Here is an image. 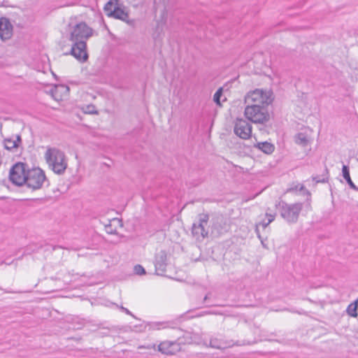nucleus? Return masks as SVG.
<instances>
[{
    "mask_svg": "<svg viewBox=\"0 0 358 358\" xmlns=\"http://www.w3.org/2000/svg\"><path fill=\"white\" fill-rule=\"evenodd\" d=\"M45 159L49 168L56 174H63L68 166L64 152L55 148H48L45 153Z\"/></svg>",
    "mask_w": 358,
    "mask_h": 358,
    "instance_id": "f257e3e1",
    "label": "nucleus"
},
{
    "mask_svg": "<svg viewBox=\"0 0 358 358\" xmlns=\"http://www.w3.org/2000/svg\"><path fill=\"white\" fill-rule=\"evenodd\" d=\"M103 10L106 15L109 17L122 20L129 25L134 24V20L129 19V14L125 10V7L119 0H109L105 4Z\"/></svg>",
    "mask_w": 358,
    "mask_h": 358,
    "instance_id": "f03ea898",
    "label": "nucleus"
},
{
    "mask_svg": "<svg viewBox=\"0 0 358 358\" xmlns=\"http://www.w3.org/2000/svg\"><path fill=\"white\" fill-rule=\"evenodd\" d=\"M281 217L289 224L296 223L298 221L299 214L303 208L302 203H287L281 201L276 205Z\"/></svg>",
    "mask_w": 358,
    "mask_h": 358,
    "instance_id": "7ed1b4c3",
    "label": "nucleus"
},
{
    "mask_svg": "<svg viewBox=\"0 0 358 358\" xmlns=\"http://www.w3.org/2000/svg\"><path fill=\"white\" fill-rule=\"evenodd\" d=\"M244 114L249 121L255 123L263 124L269 120L267 106L247 104Z\"/></svg>",
    "mask_w": 358,
    "mask_h": 358,
    "instance_id": "20e7f679",
    "label": "nucleus"
},
{
    "mask_svg": "<svg viewBox=\"0 0 358 358\" xmlns=\"http://www.w3.org/2000/svg\"><path fill=\"white\" fill-rule=\"evenodd\" d=\"M272 101V92L260 89L248 93L245 97V103L248 105L268 106Z\"/></svg>",
    "mask_w": 358,
    "mask_h": 358,
    "instance_id": "39448f33",
    "label": "nucleus"
},
{
    "mask_svg": "<svg viewBox=\"0 0 358 358\" xmlns=\"http://www.w3.org/2000/svg\"><path fill=\"white\" fill-rule=\"evenodd\" d=\"M46 180L44 171L40 168H35L27 171L24 185L32 190L41 189Z\"/></svg>",
    "mask_w": 358,
    "mask_h": 358,
    "instance_id": "423d86ee",
    "label": "nucleus"
},
{
    "mask_svg": "<svg viewBox=\"0 0 358 358\" xmlns=\"http://www.w3.org/2000/svg\"><path fill=\"white\" fill-rule=\"evenodd\" d=\"M92 35V29L85 22H80L73 27L71 33L70 41L73 43H78L79 41L86 43Z\"/></svg>",
    "mask_w": 358,
    "mask_h": 358,
    "instance_id": "0eeeda50",
    "label": "nucleus"
},
{
    "mask_svg": "<svg viewBox=\"0 0 358 358\" xmlns=\"http://www.w3.org/2000/svg\"><path fill=\"white\" fill-rule=\"evenodd\" d=\"M209 215L207 213H201L199 215V221L194 223L192 228V234L193 236L199 241L203 240L208 236V231L206 229Z\"/></svg>",
    "mask_w": 358,
    "mask_h": 358,
    "instance_id": "6e6552de",
    "label": "nucleus"
},
{
    "mask_svg": "<svg viewBox=\"0 0 358 358\" xmlns=\"http://www.w3.org/2000/svg\"><path fill=\"white\" fill-rule=\"evenodd\" d=\"M27 172L24 164L16 163L10 171V180L17 186H22L26 181Z\"/></svg>",
    "mask_w": 358,
    "mask_h": 358,
    "instance_id": "1a4fd4ad",
    "label": "nucleus"
},
{
    "mask_svg": "<svg viewBox=\"0 0 358 358\" xmlns=\"http://www.w3.org/2000/svg\"><path fill=\"white\" fill-rule=\"evenodd\" d=\"M234 131L236 135L242 139H248L252 134V125L246 120L237 119L235 122Z\"/></svg>",
    "mask_w": 358,
    "mask_h": 358,
    "instance_id": "9d476101",
    "label": "nucleus"
},
{
    "mask_svg": "<svg viewBox=\"0 0 358 358\" xmlns=\"http://www.w3.org/2000/svg\"><path fill=\"white\" fill-rule=\"evenodd\" d=\"M86 49L87 43L85 42L79 41L78 43H73L71 54L79 62L83 63L88 59V54Z\"/></svg>",
    "mask_w": 358,
    "mask_h": 358,
    "instance_id": "9b49d317",
    "label": "nucleus"
},
{
    "mask_svg": "<svg viewBox=\"0 0 358 358\" xmlns=\"http://www.w3.org/2000/svg\"><path fill=\"white\" fill-rule=\"evenodd\" d=\"M13 25L8 18L0 17V38L2 41H6L13 36Z\"/></svg>",
    "mask_w": 358,
    "mask_h": 358,
    "instance_id": "f8f14e48",
    "label": "nucleus"
},
{
    "mask_svg": "<svg viewBox=\"0 0 358 358\" xmlns=\"http://www.w3.org/2000/svg\"><path fill=\"white\" fill-rule=\"evenodd\" d=\"M203 345L212 348L221 350L232 347L235 343L233 341H227L222 338L212 337L210 339L209 345H207L206 342H203Z\"/></svg>",
    "mask_w": 358,
    "mask_h": 358,
    "instance_id": "ddd939ff",
    "label": "nucleus"
},
{
    "mask_svg": "<svg viewBox=\"0 0 358 358\" xmlns=\"http://www.w3.org/2000/svg\"><path fill=\"white\" fill-rule=\"evenodd\" d=\"M167 255L164 250H161L155 257V271L158 275H163L166 271Z\"/></svg>",
    "mask_w": 358,
    "mask_h": 358,
    "instance_id": "4468645a",
    "label": "nucleus"
},
{
    "mask_svg": "<svg viewBox=\"0 0 358 358\" xmlns=\"http://www.w3.org/2000/svg\"><path fill=\"white\" fill-rule=\"evenodd\" d=\"M158 350L165 355H174L179 350V345L176 343L164 341L158 345Z\"/></svg>",
    "mask_w": 358,
    "mask_h": 358,
    "instance_id": "2eb2a0df",
    "label": "nucleus"
},
{
    "mask_svg": "<svg viewBox=\"0 0 358 358\" xmlns=\"http://www.w3.org/2000/svg\"><path fill=\"white\" fill-rule=\"evenodd\" d=\"M180 342L186 344H200L202 343L201 337L196 333L186 331L182 338H180Z\"/></svg>",
    "mask_w": 358,
    "mask_h": 358,
    "instance_id": "dca6fc26",
    "label": "nucleus"
},
{
    "mask_svg": "<svg viewBox=\"0 0 358 358\" xmlns=\"http://www.w3.org/2000/svg\"><path fill=\"white\" fill-rule=\"evenodd\" d=\"M15 139L6 138L4 140V147L6 150H11L13 148H18L21 143V137L19 135L15 136Z\"/></svg>",
    "mask_w": 358,
    "mask_h": 358,
    "instance_id": "f3484780",
    "label": "nucleus"
},
{
    "mask_svg": "<svg viewBox=\"0 0 358 358\" xmlns=\"http://www.w3.org/2000/svg\"><path fill=\"white\" fill-rule=\"evenodd\" d=\"M255 147L267 155L271 154L275 150L274 145L267 141L258 143Z\"/></svg>",
    "mask_w": 358,
    "mask_h": 358,
    "instance_id": "a211bd4d",
    "label": "nucleus"
},
{
    "mask_svg": "<svg viewBox=\"0 0 358 358\" xmlns=\"http://www.w3.org/2000/svg\"><path fill=\"white\" fill-rule=\"evenodd\" d=\"M342 175L344 179L346 180V182L350 186V187L354 190L358 192V187L354 184L352 180H351L350 175V169L348 166L343 165L342 168Z\"/></svg>",
    "mask_w": 358,
    "mask_h": 358,
    "instance_id": "6ab92c4d",
    "label": "nucleus"
},
{
    "mask_svg": "<svg viewBox=\"0 0 358 358\" xmlns=\"http://www.w3.org/2000/svg\"><path fill=\"white\" fill-rule=\"evenodd\" d=\"M329 173L328 169L325 166L321 175H316L312 176V180L315 183H326L329 181Z\"/></svg>",
    "mask_w": 358,
    "mask_h": 358,
    "instance_id": "aec40b11",
    "label": "nucleus"
},
{
    "mask_svg": "<svg viewBox=\"0 0 358 358\" xmlns=\"http://www.w3.org/2000/svg\"><path fill=\"white\" fill-rule=\"evenodd\" d=\"M63 91L68 92L69 91V87L64 85L55 86V87L51 90L52 96L55 100L62 99V97L58 95V93Z\"/></svg>",
    "mask_w": 358,
    "mask_h": 358,
    "instance_id": "412c9836",
    "label": "nucleus"
},
{
    "mask_svg": "<svg viewBox=\"0 0 358 358\" xmlns=\"http://www.w3.org/2000/svg\"><path fill=\"white\" fill-rule=\"evenodd\" d=\"M357 308H358V299L355 300L354 302L351 303L348 306L346 312L350 316L356 317L357 316Z\"/></svg>",
    "mask_w": 358,
    "mask_h": 358,
    "instance_id": "4be33fe9",
    "label": "nucleus"
},
{
    "mask_svg": "<svg viewBox=\"0 0 358 358\" xmlns=\"http://www.w3.org/2000/svg\"><path fill=\"white\" fill-rule=\"evenodd\" d=\"M295 142L298 145L306 146L308 144L309 141L305 134L299 133L295 137Z\"/></svg>",
    "mask_w": 358,
    "mask_h": 358,
    "instance_id": "5701e85b",
    "label": "nucleus"
},
{
    "mask_svg": "<svg viewBox=\"0 0 358 358\" xmlns=\"http://www.w3.org/2000/svg\"><path fill=\"white\" fill-rule=\"evenodd\" d=\"M173 324V322H155L152 324V328L153 329H161L162 328H168L171 327L173 328L172 324Z\"/></svg>",
    "mask_w": 358,
    "mask_h": 358,
    "instance_id": "b1692460",
    "label": "nucleus"
},
{
    "mask_svg": "<svg viewBox=\"0 0 358 358\" xmlns=\"http://www.w3.org/2000/svg\"><path fill=\"white\" fill-rule=\"evenodd\" d=\"M222 96V88L220 87L216 91V92L215 93V94L213 96V101L218 106H221L220 98Z\"/></svg>",
    "mask_w": 358,
    "mask_h": 358,
    "instance_id": "393cba45",
    "label": "nucleus"
},
{
    "mask_svg": "<svg viewBox=\"0 0 358 358\" xmlns=\"http://www.w3.org/2000/svg\"><path fill=\"white\" fill-rule=\"evenodd\" d=\"M134 272L137 275H143L145 273V268L140 264H137L134 266Z\"/></svg>",
    "mask_w": 358,
    "mask_h": 358,
    "instance_id": "a878e982",
    "label": "nucleus"
},
{
    "mask_svg": "<svg viewBox=\"0 0 358 358\" xmlns=\"http://www.w3.org/2000/svg\"><path fill=\"white\" fill-rule=\"evenodd\" d=\"M85 113L88 114H97L98 112L95 110V106L94 105H88L86 107Z\"/></svg>",
    "mask_w": 358,
    "mask_h": 358,
    "instance_id": "bb28decb",
    "label": "nucleus"
},
{
    "mask_svg": "<svg viewBox=\"0 0 358 358\" xmlns=\"http://www.w3.org/2000/svg\"><path fill=\"white\" fill-rule=\"evenodd\" d=\"M105 230L106 233L110 234H115L117 233V230L112 227V224L110 223L105 225Z\"/></svg>",
    "mask_w": 358,
    "mask_h": 358,
    "instance_id": "cd10ccee",
    "label": "nucleus"
},
{
    "mask_svg": "<svg viewBox=\"0 0 358 358\" xmlns=\"http://www.w3.org/2000/svg\"><path fill=\"white\" fill-rule=\"evenodd\" d=\"M266 217L268 218V222H272L274 219H275V215H272V214H269V213H266Z\"/></svg>",
    "mask_w": 358,
    "mask_h": 358,
    "instance_id": "c85d7f7f",
    "label": "nucleus"
},
{
    "mask_svg": "<svg viewBox=\"0 0 358 358\" xmlns=\"http://www.w3.org/2000/svg\"><path fill=\"white\" fill-rule=\"evenodd\" d=\"M270 224V222H268V221H266L265 220H262V222H260L258 224L259 226H262L264 229H265L266 227H268V225Z\"/></svg>",
    "mask_w": 358,
    "mask_h": 358,
    "instance_id": "c756f323",
    "label": "nucleus"
},
{
    "mask_svg": "<svg viewBox=\"0 0 358 358\" xmlns=\"http://www.w3.org/2000/svg\"><path fill=\"white\" fill-rule=\"evenodd\" d=\"M259 225L258 224H256L255 232H256V234H257V235L258 238H259V239H261V236H260V233H259Z\"/></svg>",
    "mask_w": 358,
    "mask_h": 358,
    "instance_id": "7c9ffc66",
    "label": "nucleus"
},
{
    "mask_svg": "<svg viewBox=\"0 0 358 358\" xmlns=\"http://www.w3.org/2000/svg\"><path fill=\"white\" fill-rule=\"evenodd\" d=\"M121 308V310H123L125 313H127V315H130L134 316V315H132V313H131V312H130L127 308H124V307H122V306H121V308Z\"/></svg>",
    "mask_w": 358,
    "mask_h": 358,
    "instance_id": "2f4dec72",
    "label": "nucleus"
},
{
    "mask_svg": "<svg viewBox=\"0 0 358 358\" xmlns=\"http://www.w3.org/2000/svg\"><path fill=\"white\" fill-rule=\"evenodd\" d=\"M208 299V295H206L204 299H203V301H206V300Z\"/></svg>",
    "mask_w": 358,
    "mask_h": 358,
    "instance_id": "473e14b6",
    "label": "nucleus"
},
{
    "mask_svg": "<svg viewBox=\"0 0 358 358\" xmlns=\"http://www.w3.org/2000/svg\"><path fill=\"white\" fill-rule=\"evenodd\" d=\"M304 189V187L303 186H301V188H300V190H302Z\"/></svg>",
    "mask_w": 358,
    "mask_h": 358,
    "instance_id": "72a5a7b5",
    "label": "nucleus"
}]
</instances>
